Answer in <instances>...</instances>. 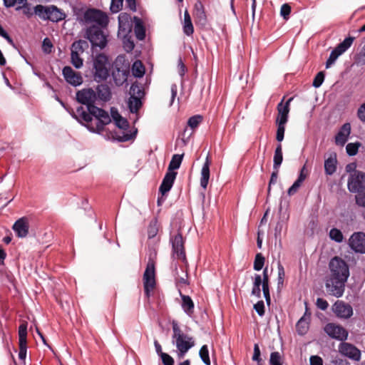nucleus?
I'll return each mask as SVG.
<instances>
[{
    "label": "nucleus",
    "mask_w": 365,
    "mask_h": 365,
    "mask_svg": "<svg viewBox=\"0 0 365 365\" xmlns=\"http://www.w3.org/2000/svg\"><path fill=\"white\" fill-rule=\"evenodd\" d=\"M21 6H18L16 8V10H19L20 9H23V13L25 14L28 18L31 17L34 14V10L32 11L30 5L28 4L27 1H26L25 3H21L20 4Z\"/></svg>",
    "instance_id": "864d4df0"
},
{
    "label": "nucleus",
    "mask_w": 365,
    "mask_h": 365,
    "mask_svg": "<svg viewBox=\"0 0 365 365\" xmlns=\"http://www.w3.org/2000/svg\"><path fill=\"white\" fill-rule=\"evenodd\" d=\"M310 321L305 319L304 317H301L296 324L297 332L299 335L303 336L306 334L309 328Z\"/></svg>",
    "instance_id": "473e14b6"
},
{
    "label": "nucleus",
    "mask_w": 365,
    "mask_h": 365,
    "mask_svg": "<svg viewBox=\"0 0 365 365\" xmlns=\"http://www.w3.org/2000/svg\"><path fill=\"white\" fill-rule=\"evenodd\" d=\"M55 99L71 114L73 118H75L77 121L81 122L78 114L75 113L72 108L67 106L66 104L58 96H55Z\"/></svg>",
    "instance_id": "8fccbe9b"
},
{
    "label": "nucleus",
    "mask_w": 365,
    "mask_h": 365,
    "mask_svg": "<svg viewBox=\"0 0 365 365\" xmlns=\"http://www.w3.org/2000/svg\"><path fill=\"white\" fill-rule=\"evenodd\" d=\"M172 244L173 255L174 257L182 262H186V255L184 247V240L180 232H178L173 237H170Z\"/></svg>",
    "instance_id": "9d476101"
},
{
    "label": "nucleus",
    "mask_w": 365,
    "mask_h": 365,
    "mask_svg": "<svg viewBox=\"0 0 365 365\" xmlns=\"http://www.w3.org/2000/svg\"><path fill=\"white\" fill-rule=\"evenodd\" d=\"M351 133V124L349 123H344L339 130L335 135V144L340 146H344L348 141L349 137Z\"/></svg>",
    "instance_id": "a211bd4d"
},
{
    "label": "nucleus",
    "mask_w": 365,
    "mask_h": 365,
    "mask_svg": "<svg viewBox=\"0 0 365 365\" xmlns=\"http://www.w3.org/2000/svg\"><path fill=\"white\" fill-rule=\"evenodd\" d=\"M357 195L355 196L356 203L360 206L365 207V191H360L356 192Z\"/></svg>",
    "instance_id": "052dcab7"
},
{
    "label": "nucleus",
    "mask_w": 365,
    "mask_h": 365,
    "mask_svg": "<svg viewBox=\"0 0 365 365\" xmlns=\"http://www.w3.org/2000/svg\"><path fill=\"white\" fill-rule=\"evenodd\" d=\"M324 73L323 71L319 72L314 78L312 86L314 88H319L322 86L324 80Z\"/></svg>",
    "instance_id": "4d7b16f0"
},
{
    "label": "nucleus",
    "mask_w": 365,
    "mask_h": 365,
    "mask_svg": "<svg viewBox=\"0 0 365 365\" xmlns=\"http://www.w3.org/2000/svg\"><path fill=\"white\" fill-rule=\"evenodd\" d=\"M349 246L355 252L365 253V233L356 232L349 239Z\"/></svg>",
    "instance_id": "ddd939ff"
},
{
    "label": "nucleus",
    "mask_w": 365,
    "mask_h": 365,
    "mask_svg": "<svg viewBox=\"0 0 365 365\" xmlns=\"http://www.w3.org/2000/svg\"><path fill=\"white\" fill-rule=\"evenodd\" d=\"M183 32L187 36H191L194 32L191 18L187 11H185L184 14Z\"/></svg>",
    "instance_id": "72a5a7b5"
},
{
    "label": "nucleus",
    "mask_w": 365,
    "mask_h": 365,
    "mask_svg": "<svg viewBox=\"0 0 365 365\" xmlns=\"http://www.w3.org/2000/svg\"><path fill=\"white\" fill-rule=\"evenodd\" d=\"M354 37L348 36L344 39L342 42L339 43L334 49L340 55L346 51L352 45Z\"/></svg>",
    "instance_id": "c85d7f7f"
},
{
    "label": "nucleus",
    "mask_w": 365,
    "mask_h": 365,
    "mask_svg": "<svg viewBox=\"0 0 365 365\" xmlns=\"http://www.w3.org/2000/svg\"><path fill=\"white\" fill-rule=\"evenodd\" d=\"M330 274L326 280V288L329 294L337 298L344 292L345 283L349 277L346 262L339 257L332 258L329 264Z\"/></svg>",
    "instance_id": "f257e3e1"
},
{
    "label": "nucleus",
    "mask_w": 365,
    "mask_h": 365,
    "mask_svg": "<svg viewBox=\"0 0 365 365\" xmlns=\"http://www.w3.org/2000/svg\"><path fill=\"white\" fill-rule=\"evenodd\" d=\"M183 154H175L173 155L171 160L168 165V170L169 172H175V170H178L182 163L183 159Z\"/></svg>",
    "instance_id": "2f4dec72"
},
{
    "label": "nucleus",
    "mask_w": 365,
    "mask_h": 365,
    "mask_svg": "<svg viewBox=\"0 0 365 365\" xmlns=\"http://www.w3.org/2000/svg\"><path fill=\"white\" fill-rule=\"evenodd\" d=\"M62 74L66 81L73 86H78L83 83V78L81 73L75 71L68 66L63 67Z\"/></svg>",
    "instance_id": "4468645a"
},
{
    "label": "nucleus",
    "mask_w": 365,
    "mask_h": 365,
    "mask_svg": "<svg viewBox=\"0 0 365 365\" xmlns=\"http://www.w3.org/2000/svg\"><path fill=\"white\" fill-rule=\"evenodd\" d=\"M329 235L331 240L337 243H341L344 240V236L341 231L336 227L330 230Z\"/></svg>",
    "instance_id": "ea45409f"
},
{
    "label": "nucleus",
    "mask_w": 365,
    "mask_h": 365,
    "mask_svg": "<svg viewBox=\"0 0 365 365\" xmlns=\"http://www.w3.org/2000/svg\"><path fill=\"white\" fill-rule=\"evenodd\" d=\"M160 357L163 365H174L175 364L173 358L167 353L163 354Z\"/></svg>",
    "instance_id": "338daca9"
},
{
    "label": "nucleus",
    "mask_w": 365,
    "mask_h": 365,
    "mask_svg": "<svg viewBox=\"0 0 365 365\" xmlns=\"http://www.w3.org/2000/svg\"><path fill=\"white\" fill-rule=\"evenodd\" d=\"M130 96L139 97L140 99L143 96L144 91L143 88L137 83H133L130 88Z\"/></svg>",
    "instance_id": "09e8293b"
},
{
    "label": "nucleus",
    "mask_w": 365,
    "mask_h": 365,
    "mask_svg": "<svg viewBox=\"0 0 365 365\" xmlns=\"http://www.w3.org/2000/svg\"><path fill=\"white\" fill-rule=\"evenodd\" d=\"M132 26V23H118V35L130 34Z\"/></svg>",
    "instance_id": "49530a36"
},
{
    "label": "nucleus",
    "mask_w": 365,
    "mask_h": 365,
    "mask_svg": "<svg viewBox=\"0 0 365 365\" xmlns=\"http://www.w3.org/2000/svg\"><path fill=\"white\" fill-rule=\"evenodd\" d=\"M263 281L262 279V276L258 274H255L254 277V282L252 285V289L251 292V294L257 298L261 297V289L260 286H262Z\"/></svg>",
    "instance_id": "c756f323"
},
{
    "label": "nucleus",
    "mask_w": 365,
    "mask_h": 365,
    "mask_svg": "<svg viewBox=\"0 0 365 365\" xmlns=\"http://www.w3.org/2000/svg\"><path fill=\"white\" fill-rule=\"evenodd\" d=\"M137 130L134 132H124L123 131L121 133H118L115 132V135L113 138L118 142H126L133 138H134L136 135Z\"/></svg>",
    "instance_id": "c9c22d12"
},
{
    "label": "nucleus",
    "mask_w": 365,
    "mask_h": 365,
    "mask_svg": "<svg viewBox=\"0 0 365 365\" xmlns=\"http://www.w3.org/2000/svg\"><path fill=\"white\" fill-rule=\"evenodd\" d=\"M107 65L108 58L105 54L98 53L93 58V76L97 82L106 80L109 76V71Z\"/></svg>",
    "instance_id": "20e7f679"
},
{
    "label": "nucleus",
    "mask_w": 365,
    "mask_h": 365,
    "mask_svg": "<svg viewBox=\"0 0 365 365\" xmlns=\"http://www.w3.org/2000/svg\"><path fill=\"white\" fill-rule=\"evenodd\" d=\"M264 257L262 255V253H257L255 255V261H254V265L253 268L256 271H260L264 264Z\"/></svg>",
    "instance_id": "37998d69"
},
{
    "label": "nucleus",
    "mask_w": 365,
    "mask_h": 365,
    "mask_svg": "<svg viewBox=\"0 0 365 365\" xmlns=\"http://www.w3.org/2000/svg\"><path fill=\"white\" fill-rule=\"evenodd\" d=\"M284 99V97L282 98L281 102L277 105V109L278 115L289 116V105L291 101L293 100V98H289L284 104H283Z\"/></svg>",
    "instance_id": "4c0bfd02"
},
{
    "label": "nucleus",
    "mask_w": 365,
    "mask_h": 365,
    "mask_svg": "<svg viewBox=\"0 0 365 365\" xmlns=\"http://www.w3.org/2000/svg\"><path fill=\"white\" fill-rule=\"evenodd\" d=\"M180 296L182 299V304L181 307L184 312L191 317L194 313V302L191 297L188 295L182 294L181 292H180Z\"/></svg>",
    "instance_id": "b1692460"
},
{
    "label": "nucleus",
    "mask_w": 365,
    "mask_h": 365,
    "mask_svg": "<svg viewBox=\"0 0 365 365\" xmlns=\"http://www.w3.org/2000/svg\"><path fill=\"white\" fill-rule=\"evenodd\" d=\"M143 279L145 295L147 298H150L151 293L156 285L155 267L154 261L150 259L148 262Z\"/></svg>",
    "instance_id": "423d86ee"
},
{
    "label": "nucleus",
    "mask_w": 365,
    "mask_h": 365,
    "mask_svg": "<svg viewBox=\"0 0 365 365\" xmlns=\"http://www.w3.org/2000/svg\"><path fill=\"white\" fill-rule=\"evenodd\" d=\"M324 331L332 339L344 341L347 339L348 331L341 326L329 323L324 327Z\"/></svg>",
    "instance_id": "9b49d317"
},
{
    "label": "nucleus",
    "mask_w": 365,
    "mask_h": 365,
    "mask_svg": "<svg viewBox=\"0 0 365 365\" xmlns=\"http://www.w3.org/2000/svg\"><path fill=\"white\" fill-rule=\"evenodd\" d=\"M113 120L115 122V126L120 129L126 130L129 128L128 121L122 116H119L118 118H116L115 116H113Z\"/></svg>",
    "instance_id": "de8ad7c7"
},
{
    "label": "nucleus",
    "mask_w": 365,
    "mask_h": 365,
    "mask_svg": "<svg viewBox=\"0 0 365 365\" xmlns=\"http://www.w3.org/2000/svg\"><path fill=\"white\" fill-rule=\"evenodd\" d=\"M123 0H111L110 10L112 13L116 14L123 8Z\"/></svg>",
    "instance_id": "5fc2aeb1"
},
{
    "label": "nucleus",
    "mask_w": 365,
    "mask_h": 365,
    "mask_svg": "<svg viewBox=\"0 0 365 365\" xmlns=\"http://www.w3.org/2000/svg\"><path fill=\"white\" fill-rule=\"evenodd\" d=\"M19 358L25 361L27 353V323L24 322L19 327Z\"/></svg>",
    "instance_id": "f8f14e48"
},
{
    "label": "nucleus",
    "mask_w": 365,
    "mask_h": 365,
    "mask_svg": "<svg viewBox=\"0 0 365 365\" xmlns=\"http://www.w3.org/2000/svg\"><path fill=\"white\" fill-rule=\"evenodd\" d=\"M158 230L155 223H150L148 227V236L149 239L155 237L158 234Z\"/></svg>",
    "instance_id": "0e129e2a"
},
{
    "label": "nucleus",
    "mask_w": 365,
    "mask_h": 365,
    "mask_svg": "<svg viewBox=\"0 0 365 365\" xmlns=\"http://www.w3.org/2000/svg\"><path fill=\"white\" fill-rule=\"evenodd\" d=\"M199 355H200L201 360L205 365L211 364V361H210V356H209V350H208V347L207 345H203L200 348V351H199Z\"/></svg>",
    "instance_id": "a19ab883"
},
{
    "label": "nucleus",
    "mask_w": 365,
    "mask_h": 365,
    "mask_svg": "<svg viewBox=\"0 0 365 365\" xmlns=\"http://www.w3.org/2000/svg\"><path fill=\"white\" fill-rule=\"evenodd\" d=\"M135 23L134 32L137 39L142 41L145 38V28L141 19L138 16L133 17Z\"/></svg>",
    "instance_id": "bb28decb"
},
{
    "label": "nucleus",
    "mask_w": 365,
    "mask_h": 365,
    "mask_svg": "<svg viewBox=\"0 0 365 365\" xmlns=\"http://www.w3.org/2000/svg\"><path fill=\"white\" fill-rule=\"evenodd\" d=\"M340 353L354 361H359L361 359V351L355 346L349 343H341L339 346Z\"/></svg>",
    "instance_id": "dca6fc26"
},
{
    "label": "nucleus",
    "mask_w": 365,
    "mask_h": 365,
    "mask_svg": "<svg viewBox=\"0 0 365 365\" xmlns=\"http://www.w3.org/2000/svg\"><path fill=\"white\" fill-rule=\"evenodd\" d=\"M49 9L50 5L43 6L41 4H38L34 6V14L37 15L41 19L46 21L48 20V18H46V16H48Z\"/></svg>",
    "instance_id": "f704fd0d"
},
{
    "label": "nucleus",
    "mask_w": 365,
    "mask_h": 365,
    "mask_svg": "<svg viewBox=\"0 0 365 365\" xmlns=\"http://www.w3.org/2000/svg\"><path fill=\"white\" fill-rule=\"evenodd\" d=\"M332 311L339 318L348 319L353 314L351 305L339 300L333 304Z\"/></svg>",
    "instance_id": "2eb2a0df"
},
{
    "label": "nucleus",
    "mask_w": 365,
    "mask_h": 365,
    "mask_svg": "<svg viewBox=\"0 0 365 365\" xmlns=\"http://www.w3.org/2000/svg\"><path fill=\"white\" fill-rule=\"evenodd\" d=\"M76 99L78 103L86 106L88 113L97 107L95 106L97 101L96 93L92 88H84L78 91L76 93Z\"/></svg>",
    "instance_id": "6e6552de"
},
{
    "label": "nucleus",
    "mask_w": 365,
    "mask_h": 365,
    "mask_svg": "<svg viewBox=\"0 0 365 365\" xmlns=\"http://www.w3.org/2000/svg\"><path fill=\"white\" fill-rule=\"evenodd\" d=\"M260 354H261V352H260L259 346L257 344H255L254 345V353H253L252 359L255 361H257V365L262 364V360L261 359Z\"/></svg>",
    "instance_id": "bf43d9fd"
},
{
    "label": "nucleus",
    "mask_w": 365,
    "mask_h": 365,
    "mask_svg": "<svg viewBox=\"0 0 365 365\" xmlns=\"http://www.w3.org/2000/svg\"><path fill=\"white\" fill-rule=\"evenodd\" d=\"M95 91L96 93L97 100H101L104 102L110 101L111 98V92L107 84L98 85Z\"/></svg>",
    "instance_id": "5701e85b"
},
{
    "label": "nucleus",
    "mask_w": 365,
    "mask_h": 365,
    "mask_svg": "<svg viewBox=\"0 0 365 365\" xmlns=\"http://www.w3.org/2000/svg\"><path fill=\"white\" fill-rule=\"evenodd\" d=\"M86 24H91L101 28H106L108 24V17L106 13L96 9H89L83 14Z\"/></svg>",
    "instance_id": "0eeeda50"
},
{
    "label": "nucleus",
    "mask_w": 365,
    "mask_h": 365,
    "mask_svg": "<svg viewBox=\"0 0 365 365\" xmlns=\"http://www.w3.org/2000/svg\"><path fill=\"white\" fill-rule=\"evenodd\" d=\"M103 28L96 25H91L86 29V37L91 42L92 46L104 48L108 43L107 35L105 34Z\"/></svg>",
    "instance_id": "39448f33"
},
{
    "label": "nucleus",
    "mask_w": 365,
    "mask_h": 365,
    "mask_svg": "<svg viewBox=\"0 0 365 365\" xmlns=\"http://www.w3.org/2000/svg\"><path fill=\"white\" fill-rule=\"evenodd\" d=\"M202 120V117L200 115H195L190 117L187 120V125L192 129H195L198 127L200 123Z\"/></svg>",
    "instance_id": "3c124183"
},
{
    "label": "nucleus",
    "mask_w": 365,
    "mask_h": 365,
    "mask_svg": "<svg viewBox=\"0 0 365 365\" xmlns=\"http://www.w3.org/2000/svg\"><path fill=\"white\" fill-rule=\"evenodd\" d=\"M173 339L178 351V356L180 359L183 358L185 354L195 345L192 337L184 334L177 323L173 324Z\"/></svg>",
    "instance_id": "7ed1b4c3"
},
{
    "label": "nucleus",
    "mask_w": 365,
    "mask_h": 365,
    "mask_svg": "<svg viewBox=\"0 0 365 365\" xmlns=\"http://www.w3.org/2000/svg\"><path fill=\"white\" fill-rule=\"evenodd\" d=\"M210 160L208 156H207L205 161L202 165L201 170V177H200V186L203 189H206L208 185L209 179H210Z\"/></svg>",
    "instance_id": "4be33fe9"
},
{
    "label": "nucleus",
    "mask_w": 365,
    "mask_h": 365,
    "mask_svg": "<svg viewBox=\"0 0 365 365\" xmlns=\"http://www.w3.org/2000/svg\"><path fill=\"white\" fill-rule=\"evenodd\" d=\"M132 72L135 77L141 78L145 74V67L140 61H136L132 66Z\"/></svg>",
    "instance_id": "58836bf2"
},
{
    "label": "nucleus",
    "mask_w": 365,
    "mask_h": 365,
    "mask_svg": "<svg viewBox=\"0 0 365 365\" xmlns=\"http://www.w3.org/2000/svg\"><path fill=\"white\" fill-rule=\"evenodd\" d=\"M270 365H282L281 355L278 351L272 352L269 359Z\"/></svg>",
    "instance_id": "6e6d98bb"
},
{
    "label": "nucleus",
    "mask_w": 365,
    "mask_h": 365,
    "mask_svg": "<svg viewBox=\"0 0 365 365\" xmlns=\"http://www.w3.org/2000/svg\"><path fill=\"white\" fill-rule=\"evenodd\" d=\"M128 106L130 112L136 113L142 106V101L139 97L130 96L128 101Z\"/></svg>",
    "instance_id": "7c9ffc66"
},
{
    "label": "nucleus",
    "mask_w": 365,
    "mask_h": 365,
    "mask_svg": "<svg viewBox=\"0 0 365 365\" xmlns=\"http://www.w3.org/2000/svg\"><path fill=\"white\" fill-rule=\"evenodd\" d=\"M123 47L127 52H130L135 47L134 42L131 40V36L129 34L122 35Z\"/></svg>",
    "instance_id": "79ce46f5"
},
{
    "label": "nucleus",
    "mask_w": 365,
    "mask_h": 365,
    "mask_svg": "<svg viewBox=\"0 0 365 365\" xmlns=\"http://www.w3.org/2000/svg\"><path fill=\"white\" fill-rule=\"evenodd\" d=\"M76 113L81 119L79 123L85 125L92 133H101L105 125L111 122L108 112L98 107L88 113L82 106H78Z\"/></svg>",
    "instance_id": "f03ea898"
},
{
    "label": "nucleus",
    "mask_w": 365,
    "mask_h": 365,
    "mask_svg": "<svg viewBox=\"0 0 365 365\" xmlns=\"http://www.w3.org/2000/svg\"><path fill=\"white\" fill-rule=\"evenodd\" d=\"M339 56L341 55L338 53L334 49H333L329 55V57L326 61V68H329L331 65H333Z\"/></svg>",
    "instance_id": "13d9d810"
},
{
    "label": "nucleus",
    "mask_w": 365,
    "mask_h": 365,
    "mask_svg": "<svg viewBox=\"0 0 365 365\" xmlns=\"http://www.w3.org/2000/svg\"><path fill=\"white\" fill-rule=\"evenodd\" d=\"M81 54L71 52V63L76 68H80L83 66V60L81 57Z\"/></svg>",
    "instance_id": "a18cd8bd"
},
{
    "label": "nucleus",
    "mask_w": 365,
    "mask_h": 365,
    "mask_svg": "<svg viewBox=\"0 0 365 365\" xmlns=\"http://www.w3.org/2000/svg\"><path fill=\"white\" fill-rule=\"evenodd\" d=\"M129 71L115 68L112 71V76L115 84L117 86H123L127 81Z\"/></svg>",
    "instance_id": "aec40b11"
},
{
    "label": "nucleus",
    "mask_w": 365,
    "mask_h": 365,
    "mask_svg": "<svg viewBox=\"0 0 365 365\" xmlns=\"http://www.w3.org/2000/svg\"><path fill=\"white\" fill-rule=\"evenodd\" d=\"M337 168V159L336 153H332L324 160V172L327 175H332Z\"/></svg>",
    "instance_id": "412c9836"
},
{
    "label": "nucleus",
    "mask_w": 365,
    "mask_h": 365,
    "mask_svg": "<svg viewBox=\"0 0 365 365\" xmlns=\"http://www.w3.org/2000/svg\"><path fill=\"white\" fill-rule=\"evenodd\" d=\"M277 269H278L277 287H278V288H280V287H282L283 284H284L285 272H284V267L279 262H278Z\"/></svg>",
    "instance_id": "603ef678"
},
{
    "label": "nucleus",
    "mask_w": 365,
    "mask_h": 365,
    "mask_svg": "<svg viewBox=\"0 0 365 365\" xmlns=\"http://www.w3.org/2000/svg\"><path fill=\"white\" fill-rule=\"evenodd\" d=\"M254 309L259 316L262 317L264 315V303L262 300L258 301L254 305Z\"/></svg>",
    "instance_id": "e2e57ef3"
},
{
    "label": "nucleus",
    "mask_w": 365,
    "mask_h": 365,
    "mask_svg": "<svg viewBox=\"0 0 365 365\" xmlns=\"http://www.w3.org/2000/svg\"><path fill=\"white\" fill-rule=\"evenodd\" d=\"M53 48V44L48 38H45L43 41L42 49L44 53H50Z\"/></svg>",
    "instance_id": "69168bd1"
},
{
    "label": "nucleus",
    "mask_w": 365,
    "mask_h": 365,
    "mask_svg": "<svg viewBox=\"0 0 365 365\" xmlns=\"http://www.w3.org/2000/svg\"><path fill=\"white\" fill-rule=\"evenodd\" d=\"M12 228L18 237H26L29 234V225L27 218H19L14 222Z\"/></svg>",
    "instance_id": "6ab92c4d"
},
{
    "label": "nucleus",
    "mask_w": 365,
    "mask_h": 365,
    "mask_svg": "<svg viewBox=\"0 0 365 365\" xmlns=\"http://www.w3.org/2000/svg\"><path fill=\"white\" fill-rule=\"evenodd\" d=\"M357 117L361 122L365 123V103L361 104L358 108Z\"/></svg>",
    "instance_id": "774afa93"
},
{
    "label": "nucleus",
    "mask_w": 365,
    "mask_h": 365,
    "mask_svg": "<svg viewBox=\"0 0 365 365\" xmlns=\"http://www.w3.org/2000/svg\"><path fill=\"white\" fill-rule=\"evenodd\" d=\"M361 143L359 142L349 143L346 146V153L349 156H354L357 154Z\"/></svg>",
    "instance_id": "c03bdc74"
},
{
    "label": "nucleus",
    "mask_w": 365,
    "mask_h": 365,
    "mask_svg": "<svg viewBox=\"0 0 365 365\" xmlns=\"http://www.w3.org/2000/svg\"><path fill=\"white\" fill-rule=\"evenodd\" d=\"M66 16V14L56 6L50 5L48 16H46V18H48V21L57 23L63 20Z\"/></svg>",
    "instance_id": "a878e982"
},
{
    "label": "nucleus",
    "mask_w": 365,
    "mask_h": 365,
    "mask_svg": "<svg viewBox=\"0 0 365 365\" xmlns=\"http://www.w3.org/2000/svg\"><path fill=\"white\" fill-rule=\"evenodd\" d=\"M177 175V172H166L159 187V192L163 195H165L171 190L174 185Z\"/></svg>",
    "instance_id": "f3484780"
},
{
    "label": "nucleus",
    "mask_w": 365,
    "mask_h": 365,
    "mask_svg": "<svg viewBox=\"0 0 365 365\" xmlns=\"http://www.w3.org/2000/svg\"><path fill=\"white\" fill-rule=\"evenodd\" d=\"M349 192L353 193L359 192L365 190V173L355 170L351 174L347 182Z\"/></svg>",
    "instance_id": "1a4fd4ad"
},
{
    "label": "nucleus",
    "mask_w": 365,
    "mask_h": 365,
    "mask_svg": "<svg viewBox=\"0 0 365 365\" xmlns=\"http://www.w3.org/2000/svg\"><path fill=\"white\" fill-rule=\"evenodd\" d=\"M291 13V6L288 4H284L280 9V14L284 19H288Z\"/></svg>",
    "instance_id": "680f3d73"
},
{
    "label": "nucleus",
    "mask_w": 365,
    "mask_h": 365,
    "mask_svg": "<svg viewBox=\"0 0 365 365\" xmlns=\"http://www.w3.org/2000/svg\"><path fill=\"white\" fill-rule=\"evenodd\" d=\"M283 161L282 147L279 143L277 145L273 158V170H279Z\"/></svg>",
    "instance_id": "cd10ccee"
},
{
    "label": "nucleus",
    "mask_w": 365,
    "mask_h": 365,
    "mask_svg": "<svg viewBox=\"0 0 365 365\" xmlns=\"http://www.w3.org/2000/svg\"><path fill=\"white\" fill-rule=\"evenodd\" d=\"M194 16L196 22L202 25H205L207 23V16L205 11L204 6L200 1H197L195 4Z\"/></svg>",
    "instance_id": "393cba45"
},
{
    "label": "nucleus",
    "mask_w": 365,
    "mask_h": 365,
    "mask_svg": "<svg viewBox=\"0 0 365 365\" xmlns=\"http://www.w3.org/2000/svg\"><path fill=\"white\" fill-rule=\"evenodd\" d=\"M88 47V43L84 40L75 41L71 47V52L82 54L85 48Z\"/></svg>",
    "instance_id": "e433bc0d"
}]
</instances>
